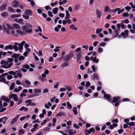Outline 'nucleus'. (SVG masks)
<instances>
[{"mask_svg": "<svg viewBox=\"0 0 135 135\" xmlns=\"http://www.w3.org/2000/svg\"><path fill=\"white\" fill-rule=\"evenodd\" d=\"M122 22H124L126 23H128L129 22V20L128 19H126L124 20H122Z\"/></svg>", "mask_w": 135, "mask_h": 135, "instance_id": "0e129e2a", "label": "nucleus"}, {"mask_svg": "<svg viewBox=\"0 0 135 135\" xmlns=\"http://www.w3.org/2000/svg\"><path fill=\"white\" fill-rule=\"evenodd\" d=\"M20 56V55L19 54H16L15 53L12 54V57L17 58L18 57V58Z\"/></svg>", "mask_w": 135, "mask_h": 135, "instance_id": "a878e982", "label": "nucleus"}, {"mask_svg": "<svg viewBox=\"0 0 135 135\" xmlns=\"http://www.w3.org/2000/svg\"><path fill=\"white\" fill-rule=\"evenodd\" d=\"M19 132L20 135H22L25 132V131L22 129H21L19 131Z\"/></svg>", "mask_w": 135, "mask_h": 135, "instance_id": "c9c22d12", "label": "nucleus"}, {"mask_svg": "<svg viewBox=\"0 0 135 135\" xmlns=\"http://www.w3.org/2000/svg\"><path fill=\"white\" fill-rule=\"evenodd\" d=\"M15 85V83H12L9 88L10 90H12L14 88Z\"/></svg>", "mask_w": 135, "mask_h": 135, "instance_id": "c756f323", "label": "nucleus"}, {"mask_svg": "<svg viewBox=\"0 0 135 135\" xmlns=\"http://www.w3.org/2000/svg\"><path fill=\"white\" fill-rule=\"evenodd\" d=\"M25 83L26 84L28 85H30L31 83L30 81L27 80H26L25 81Z\"/></svg>", "mask_w": 135, "mask_h": 135, "instance_id": "e2e57ef3", "label": "nucleus"}, {"mask_svg": "<svg viewBox=\"0 0 135 135\" xmlns=\"http://www.w3.org/2000/svg\"><path fill=\"white\" fill-rule=\"evenodd\" d=\"M91 79L93 80H94L96 79H98V77L97 74L96 73H94L93 75L91 76Z\"/></svg>", "mask_w": 135, "mask_h": 135, "instance_id": "f3484780", "label": "nucleus"}, {"mask_svg": "<svg viewBox=\"0 0 135 135\" xmlns=\"http://www.w3.org/2000/svg\"><path fill=\"white\" fill-rule=\"evenodd\" d=\"M34 92V93H37V94H40H40L41 93V90L40 89H35L33 90Z\"/></svg>", "mask_w": 135, "mask_h": 135, "instance_id": "b1692460", "label": "nucleus"}, {"mask_svg": "<svg viewBox=\"0 0 135 135\" xmlns=\"http://www.w3.org/2000/svg\"><path fill=\"white\" fill-rule=\"evenodd\" d=\"M16 32L18 34L21 35H23L25 34L23 32L19 30H17L16 31Z\"/></svg>", "mask_w": 135, "mask_h": 135, "instance_id": "7c9ffc66", "label": "nucleus"}, {"mask_svg": "<svg viewBox=\"0 0 135 135\" xmlns=\"http://www.w3.org/2000/svg\"><path fill=\"white\" fill-rule=\"evenodd\" d=\"M77 60H79L80 58L81 57V55L80 53H78L77 55Z\"/></svg>", "mask_w": 135, "mask_h": 135, "instance_id": "a18cd8bd", "label": "nucleus"}, {"mask_svg": "<svg viewBox=\"0 0 135 135\" xmlns=\"http://www.w3.org/2000/svg\"><path fill=\"white\" fill-rule=\"evenodd\" d=\"M95 129L94 128L92 127L90 128L89 130L87 129L85 130V135H88V134H90L92 132H94Z\"/></svg>", "mask_w": 135, "mask_h": 135, "instance_id": "20e7f679", "label": "nucleus"}, {"mask_svg": "<svg viewBox=\"0 0 135 135\" xmlns=\"http://www.w3.org/2000/svg\"><path fill=\"white\" fill-rule=\"evenodd\" d=\"M125 9L128 12L131 9V8L130 7L127 6L125 7Z\"/></svg>", "mask_w": 135, "mask_h": 135, "instance_id": "774afa93", "label": "nucleus"}, {"mask_svg": "<svg viewBox=\"0 0 135 135\" xmlns=\"http://www.w3.org/2000/svg\"><path fill=\"white\" fill-rule=\"evenodd\" d=\"M6 26L8 27V28L9 29H13V28L11 26L9 25L8 24H6Z\"/></svg>", "mask_w": 135, "mask_h": 135, "instance_id": "603ef678", "label": "nucleus"}, {"mask_svg": "<svg viewBox=\"0 0 135 135\" xmlns=\"http://www.w3.org/2000/svg\"><path fill=\"white\" fill-rule=\"evenodd\" d=\"M103 51V49L101 47H99L98 48V51L99 53L102 52Z\"/></svg>", "mask_w": 135, "mask_h": 135, "instance_id": "5fc2aeb1", "label": "nucleus"}, {"mask_svg": "<svg viewBox=\"0 0 135 135\" xmlns=\"http://www.w3.org/2000/svg\"><path fill=\"white\" fill-rule=\"evenodd\" d=\"M48 15L51 17H52L53 16V15L52 14V12L50 11H48Z\"/></svg>", "mask_w": 135, "mask_h": 135, "instance_id": "49530a36", "label": "nucleus"}, {"mask_svg": "<svg viewBox=\"0 0 135 135\" xmlns=\"http://www.w3.org/2000/svg\"><path fill=\"white\" fill-rule=\"evenodd\" d=\"M106 43L105 42H102L100 44V45L101 46L104 47L106 45Z\"/></svg>", "mask_w": 135, "mask_h": 135, "instance_id": "680f3d73", "label": "nucleus"}, {"mask_svg": "<svg viewBox=\"0 0 135 135\" xmlns=\"http://www.w3.org/2000/svg\"><path fill=\"white\" fill-rule=\"evenodd\" d=\"M40 123V121H39L38 119H37L33 122V123Z\"/></svg>", "mask_w": 135, "mask_h": 135, "instance_id": "69168bd1", "label": "nucleus"}, {"mask_svg": "<svg viewBox=\"0 0 135 135\" xmlns=\"http://www.w3.org/2000/svg\"><path fill=\"white\" fill-rule=\"evenodd\" d=\"M60 47L59 46H57L56 47V49H54V51L55 52H57L58 51H59L60 50V49H58V48H60Z\"/></svg>", "mask_w": 135, "mask_h": 135, "instance_id": "3c124183", "label": "nucleus"}, {"mask_svg": "<svg viewBox=\"0 0 135 135\" xmlns=\"http://www.w3.org/2000/svg\"><path fill=\"white\" fill-rule=\"evenodd\" d=\"M69 65V64L67 62H65L63 63L61 65V67L62 68L64 67H67Z\"/></svg>", "mask_w": 135, "mask_h": 135, "instance_id": "393cba45", "label": "nucleus"}, {"mask_svg": "<svg viewBox=\"0 0 135 135\" xmlns=\"http://www.w3.org/2000/svg\"><path fill=\"white\" fill-rule=\"evenodd\" d=\"M1 99L2 100H4V101L9 103L10 100L8 98H6L4 96H3L1 97Z\"/></svg>", "mask_w": 135, "mask_h": 135, "instance_id": "0eeeda50", "label": "nucleus"}, {"mask_svg": "<svg viewBox=\"0 0 135 135\" xmlns=\"http://www.w3.org/2000/svg\"><path fill=\"white\" fill-rule=\"evenodd\" d=\"M16 94H10L9 97V98L10 99H11L12 98H13L14 96H16Z\"/></svg>", "mask_w": 135, "mask_h": 135, "instance_id": "052dcab7", "label": "nucleus"}, {"mask_svg": "<svg viewBox=\"0 0 135 135\" xmlns=\"http://www.w3.org/2000/svg\"><path fill=\"white\" fill-rule=\"evenodd\" d=\"M13 59L12 58H8L7 61L2 60L0 62L1 64L2 65L0 66L6 69H9L13 65Z\"/></svg>", "mask_w": 135, "mask_h": 135, "instance_id": "f257e3e1", "label": "nucleus"}, {"mask_svg": "<svg viewBox=\"0 0 135 135\" xmlns=\"http://www.w3.org/2000/svg\"><path fill=\"white\" fill-rule=\"evenodd\" d=\"M18 45V43L17 42L15 43V45L13 46V49L15 51H18V48L17 46Z\"/></svg>", "mask_w": 135, "mask_h": 135, "instance_id": "ddd939ff", "label": "nucleus"}, {"mask_svg": "<svg viewBox=\"0 0 135 135\" xmlns=\"http://www.w3.org/2000/svg\"><path fill=\"white\" fill-rule=\"evenodd\" d=\"M1 16L2 17H5L8 16V13L6 12H4L1 14Z\"/></svg>", "mask_w": 135, "mask_h": 135, "instance_id": "473e14b6", "label": "nucleus"}, {"mask_svg": "<svg viewBox=\"0 0 135 135\" xmlns=\"http://www.w3.org/2000/svg\"><path fill=\"white\" fill-rule=\"evenodd\" d=\"M50 129V128L47 127H45L43 129L44 131L45 132L48 131Z\"/></svg>", "mask_w": 135, "mask_h": 135, "instance_id": "4d7b16f0", "label": "nucleus"}, {"mask_svg": "<svg viewBox=\"0 0 135 135\" xmlns=\"http://www.w3.org/2000/svg\"><path fill=\"white\" fill-rule=\"evenodd\" d=\"M67 132L69 135H74L76 133V131L75 130L74 131L72 129L68 130Z\"/></svg>", "mask_w": 135, "mask_h": 135, "instance_id": "9b49d317", "label": "nucleus"}, {"mask_svg": "<svg viewBox=\"0 0 135 135\" xmlns=\"http://www.w3.org/2000/svg\"><path fill=\"white\" fill-rule=\"evenodd\" d=\"M20 6L18 1L15 0L12 3V6L14 7H18Z\"/></svg>", "mask_w": 135, "mask_h": 135, "instance_id": "39448f33", "label": "nucleus"}, {"mask_svg": "<svg viewBox=\"0 0 135 135\" xmlns=\"http://www.w3.org/2000/svg\"><path fill=\"white\" fill-rule=\"evenodd\" d=\"M7 6V4H3L0 7V10L1 11L4 10L6 9Z\"/></svg>", "mask_w": 135, "mask_h": 135, "instance_id": "4468645a", "label": "nucleus"}, {"mask_svg": "<svg viewBox=\"0 0 135 135\" xmlns=\"http://www.w3.org/2000/svg\"><path fill=\"white\" fill-rule=\"evenodd\" d=\"M21 69H19L18 70L16 71V74L17 73V74L18 75V76L20 78H21L22 76V75L21 73Z\"/></svg>", "mask_w": 135, "mask_h": 135, "instance_id": "aec40b11", "label": "nucleus"}, {"mask_svg": "<svg viewBox=\"0 0 135 135\" xmlns=\"http://www.w3.org/2000/svg\"><path fill=\"white\" fill-rule=\"evenodd\" d=\"M69 28L70 29H72L74 30H78V28L75 27L74 24H72L70 26Z\"/></svg>", "mask_w": 135, "mask_h": 135, "instance_id": "a211bd4d", "label": "nucleus"}, {"mask_svg": "<svg viewBox=\"0 0 135 135\" xmlns=\"http://www.w3.org/2000/svg\"><path fill=\"white\" fill-rule=\"evenodd\" d=\"M25 59V57L23 56H19L18 58V60L20 61H21L24 60Z\"/></svg>", "mask_w": 135, "mask_h": 135, "instance_id": "37998d69", "label": "nucleus"}, {"mask_svg": "<svg viewBox=\"0 0 135 135\" xmlns=\"http://www.w3.org/2000/svg\"><path fill=\"white\" fill-rule=\"evenodd\" d=\"M49 91V90L47 88H45L43 90V93H47Z\"/></svg>", "mask_w": 135, "mask_h": 135, "instance_id": "338daca9", "label": "nucleus"}, {"mask_svg": "<svg viewBox=\"0 0 135 135\" xmlns=\"http://www.w3.org/2000/svg\"><path fill=\"white\" fill-rule=\"evenodd\" d=\"M73 56V55H72L71 54H69L68 55H66L64 57V61L65 62V61H66L67 62L69 61V60Z\"/></svg>", "mask_w": 135, "mask_h": 135, "instance_id": "7ed1b4c3", "label": "nucleus"}, {"mask_svg": "<svg viewBox=\"0 0 135 135\" xmlns=\"http://www.w3.org/2000/svg\"><path fill=\"white\" fill-rule=\"evenodd\" d=\"M32 102V100L30 99H28L26 100L25 101V102L26 103H30Z\"/></svg>", "mask_w": 135, "mask_h": 135, "instance_id": "13d9d810", "label": "nucleus"}, {"mask_svg": "<svg viewBox=\"0 0 135 135\" xmlns=\"http://www.w3.org/2000/svg\"><path fill=\"white\" fill-rule=\"evenodd\" d=\"M14 99V100L15 101H17L18 99V97L17 96V94H16V96H14V97L13 98Z\"/></svg>", "mask_w": 135, "mask_h": 135, "instance_id": "864d4df0", "label": "nucleus"}, {"mask_svg": "<svg viewBox=\"0 0 135 135\" xmlns=\"http://www.w3.org/2000/svg\"><path fill=\"white\" fill-rule=\"evenodd\" d=\"M104 97L106 98L109 101H111V98L109 94H106L104 95Z\"/></svg>", "mask_w": 135, "mask_h": 135, "instance_id": "5701e85b", "label": "nucleus"}, {"mask_svg": "<svg viewBox=\"0 0 135 135\" xmlns=\"http://www.w3.org/2000/svg\"><path fill=\"white\" fill-rule=\"evenodd\" d=\"M120 98L119 97H114L113 98V100L112 101V102L113 103H116L117 102L119 99Z\"/></svg>", "mask_w": 135, "mask_h": 135, "instance_id": "412c9836", "label": "nucleus"}, {"mask_svg": "<svg viewBox=\"0 0 135 135\" xmlns=\"http://www.w3.org/2000/svg\"><path fill=\"white\" fill-rule=\"evenodd\" d=\"M96 13L97 17L100 18L102 15L101 12L98 9H97L96 10Z\"/></svg>", "mask_w": 135, "mask_h": 135, "instance_id": "1a4fd4ad", "label": "nucleus"}, {"mask_svg": "<svg viewBox=\"0 0 135 135\" xmlns=\"http://www.w3.org/2000/svg\"><path fill=\"white\" fill-rule=\"evenodd\" d=\"M23 20L22 19H19L18 23L21 25H23L24 24L23 22Z\"/></svg>", "mask_w": 135, "mask_h": 135, "instance_id": "72a5a7b5", "label": "nucleus"}, {"mask_svg": "<svg viewBox=\"0 0 135 135\" xmlns=\"http://www.w3.org/2000/svg\"><path fill=\"white\" fill-rule=\"evenodd\" d=\"M120 9V8H117L116 9H113L112 10H111L110 12H112L113 13H115V12L119 11Z\"/></svg>", "mask_w": 135, "mask_h": 135, "instance_id": "e433bc0d", "label": "nucleus"}, {"mask_svg": "<svg viewBox=\"0 0 135 135\" xmlns=\"http://www.w3.org/2000/svg\"><path fill=\"white\" fill-rule=\"evenodd\" d=\"M7 9L8 11L10 12H13L14 13H15L14 9L11 7H9L7 8Z\"/></svg>", "mask_w": 135, "mask_h": 135, "instance_id": "cd10ccee", "label": "nucleus"}, {"mask_svg": "<svg viewBox=\"0 0 135 135\" xmlns=\"http://www.w3.org/2000/svg\"><path fill=\"white\" fill-rule=\"evenodd\" d=\"M4 49L6 50L8 49L11 50L13 49V46L11 45H7L5 47Z\"/></svg>", "mask_w": 135, "mask_h": 135, "instance_id": "2eb2a0df", "label": "nucleus"}, {"mask_svg": "<svg viewBox=\"0 0 135 135\" xmlns=\"http://www.w3.org/2000/svg\"><path fill=\"white\" fill-rule=\"evenodd\" d=\"M8 74L7 73H3L1 75H0V79L2 81V82H5V79L4 78V77L5 76H7Z\"/></svg>", "mask_w": 135, "mask_h": 135, "instance_id": "423d86ee", "label": "nucleus"}, {"mask_svg": "<svg viewBox=\"0 0 135 135\" xmlns=\"http://www.w3.org/2000/svg\"><path fill=\"white\" fill-rule=\"evenodd\" d=\"M80 5L79 4H76L74 8L75 9L78 10L80 7Z\"/></svg>", "mask_w": 135, "mask_h": 135, "instance_id": "a19ab883", "label": "nucleus"}, {"mask_svg": "<svg viewBox=\"0 0 135 135\" xmlns=\"http://www.w3.org/2000/svg\"><path fill=\"white\" fill-rule=\"evenodd\" d=\"M18 45H19V46H18V50H19L20 51H21V50H22L23 49V46L20 45L19 44H18Z\"/></svg>", "mask_w": 135, "mask_h": 135, "instance_id": "de8ad7c7", "label": "nucleus"}, {"mask_svg": "<svg viewBox=\"0 0 135 135\" xmlns=\"http://www.w3.org/2000/svg\"><path fill=\"white\" fill-rule=\"evenodd\" d=\"M8 73H9V74H11V75H13L16 74V71L15 72L14 71H9L8 72Z\"/></svg>", "mask_w": 135, "mask_h": 135, "instance_id": "4c0bfd02", "label": "nucleus"}, {"mask_svg": "<svg viewBox=\"0 0 135 135\" xmlns=\"http://www.w3.org/2000/svg\"><path fill=\"white\" fill-rule=\"evenodd\" d=\"M4 31L6 32L7 33V35H9L10 33V31L9 29L8 28L6 27L5 26H3Z\"/></svg>", "mask_w": 135, "mask_h": 135, "instance_id": "6ab92c4d", "label": "nucleus"}, {"mask_svg": "<svg viewBox=\"0 0 135 135\" xmlns=\"http://www.w3.org/2000/svg\"><path fill=\"white\" fill-rule=\"evenodd\" d=\"M32 11L30 9H28L25 10L24 14L25 15H28V14L29 15L31 16L32 15Z\"/></svg>", "mask_w": 135, "mask_h": 135, "instance_id": "f8f14e48", "label": "nucleus"}, {"mask_svg": "<svg viewBox=\"0 0 135 135\" xmlns=\"http://www.w3.org/2000/svg\"><path fill=\"white\" fill-rule=\"evenodd\" d=\"M111 10L109 9L108 6H107L105 8L104 11L105 12H110Z\"/></svg>", "mask_w": 135, "mask_h": 135, "instance_id": "2f4dec72", "label": "nucleus"}, {"mask_svg": "<svg viewBox=\"0 0 135 135\" xmlns=\"http://www.w3.org/2000/svg\"><path fill=\"white\" fill-rule=\"evenodd\" d=\"M129 120L128 118L126 119H124V121L127 124H128V123H129Z\"/></svg>", "mask_w": 135, "mask_h": 135, "instance_id": "8fccbe9b", "label": "nucleus"}, {"mask_svg": "<svg viewBox=\"0 0 135 135\" xmlns=\"http://www.w3.org/2000/svg\"><path fill=\"white\" fill-rule=\"evenodd\" d=\"M13 26L14 28L16 29H20L21 28L20 26L18 24L16 23L13 24Z\"/></svg>", "mask_w": 135, "mask_h": 135, "instance_id": "4be33fe9", "label": "nucleus"}, {"mask_svg": "<svg viewBox=\"0 0 135 135\" xmlns=\"http://www.w3.org/2000/svg\"><path fill=\"white\" fill-rule=\"evenodd\" d=\"M20 116L19 115H17L15 117L12 119L11 122V124H13L17 120L18 118Z\"/></svg>", "mask_w": 135, "mask_h": 135, "instance_id": "9d476101", "label": "nucleus"}, {"mask_svg": "<svg viewBox=\"0 0 135 135\" xmlns=\"http://www.w3.org/2000/svg\"><path fill=\"white\" fill-rule=\"evenodd\" d=\"M30 66L28 64H25L22 67L25 68L27 69H28L30 68Z\"/></svg>", "mask_w": 135, "mask_h": 135, "instance_id": "c03bdc74", "label": "nucleus"}, {"mask_svg": "<svg viewBox=\"0 0 135 135\" xmlns=\"http://www.w3.org/2000/svg\"><path fill=\"white\" fill-rule=\"evenodd\" d=\"M22 29L25 32L28 33H30L32 31V30L31 29H29L27 26L24 25L22 27Z\"/></svg>", "mask_w": 135, "mask_h": 135, "instance_id": "f03ea898", "label": "nucleus"}, {"mask_svg": "<svg viewBox=\"0 0 135 135\" xmlns=\"http://www.w3.org/2000/svg\"><path fill=\"white\" fill-rule=\"evenodd\" d=\"M58 10V8L57 7L54 8L53 9L52 12L55 14H56Z\"/></svg>", "mask_w": 135, "mask_h": 135, "instance_id": "bb28decb", "label": "nucleus"}, {"mask_svg": "<svg viewBox=\"0 0 135 135\" xmlns=\"http://www.w3.org/2000/svg\"><path fill=\"white\" fill-rule=\"evenodd\" d=\"M90 60L93 61L95 63H98L99 61V59H97L96 57H93V56H91L90 58Z\"/></svg>", "mask_w": 135, "mask_h": 135, "instance_id": "6e6552de", "label": "nucleus"}, {"mask_svg": "<svg viewBox=\"0 0 135 135\" xmlns=\"http://www.w3.org/2000/svg\"><path fill=\"white\" fill-rule=\"evenodd\" d=\"M13 76L11 75H8L7 76V78L8 80H10L12 79Z\"/></svg>", "mask_w": 135, "mask_h": 135, "instance_id": "6e6d98bb", "label": "nucleus"}, {"mask_svg": "<svg viewBox=\"0 0 135 135\" xmlns=\"http://www.w3.org/2000/svg\"><path fill=\"white\" fill-rule=\"evenodd\" d=\"M102 28H100L99 29L97 28L96 29V33L97 34L99 33L100 32L102 31Z\"/></svg>", "mask_w": 135, "mask_h": 135, "instance_id": "58836bf2", "label": "nucleus"}, {"mask_svg": "<svg viewBox=\"0 0 135 135\" xmlns=\"http://www.w3.org/2000/svg\"><path fill=\"white\" fill-rule=\"evenodd\" d=\"M129 16V14L127 13H123L122 16L123 17H127L128 16Z\"/></svg>", "mask_w": 135, "mask_h": 135, "instance_id": "09e8293b", "label": "nucleus"}, {"mask_svg": "<svg viewBox=\"0 0 135 135\" xmlns=\"http://www.w3.org/2000/svg\"><path fill=\"white\" fill-rule=\"evenodd\" d=\"M73 111L75 115H76L78 114L77 109L76 107H74L73 108Z\"/></svg>", "mask_w": 135, "mask_h": 135, "instance_id": "f704fd0d", "label": "nucleus"}, {"mask_svg": "<svg viewBox=\"0 0 135 135\" xmlns=\"http://www.w3.org/2000/svg\"><path fill=\"white\" fill-rule=\"evenodd\" d=\"M40 95V94L36 93L31 95H30L28 98H32L35 96H38Z\"/></svg>", "mask_w": 135, "mask_h": 135, "instance_id": "c85d7f7f", "label": "nucleus"}, {"mask_svg": "<svg viewBox=\"0 0 135 135\" xmlns=\"http://www.w3.org/2000/svg\"><path fill=\"white\" fill-rule=\"evenodd\" d=\"M74 127L77 129H78L79 128V127L76 124H75L73 125Z\"/></svg>", "mask_w": 135, "mask_h": 135, "instance_id": "bf43d9fd", "label": "nucleus"}, {"mask_svg": "<svg viewBox=\"0 0 135 135\" xmlns=\"http://www.w3.org/2000/svg\"><path fill=\"white\" fill-rule=\"evenodd\" d=\"M68 108L69 109H70L72 108V106L68 102H67Z\"/></svg>", "mask_w": 135, "mask_h": 135, "instance_id": "ea45409f", "label": "nucleus"}, {"mask_svg": "<svg viewBox=\"0 0 135 135\" xmlns=\"http://www.w3.org/2000/svg\"><path fill=\"white\" fill-rule=\"evenodd\" d=\"M66 114L63 112L62 111L60 112L59 113H57L56 115V116H60L62 115H63L64 116H65Z\"/></svg>", "mask_w": 135, "mask_h": 135, "instance_id": "dca6fc26", "label": "nucleus"}, {"mask_svg": "<svg viewBox=\"0 0 135 135\" xmlns=\"http://www.w3.org/2000/svg\"><path fill=\"white\" fill-rule=\"evenodd\" d=\"M22 16L25 20H28L29 19V16L28 15H23Z\"/></svg>", "mask_w": 135, "mask_h": 135, "instance_id": "79ce46f5", "label": "nucleus"}]
</instances>
